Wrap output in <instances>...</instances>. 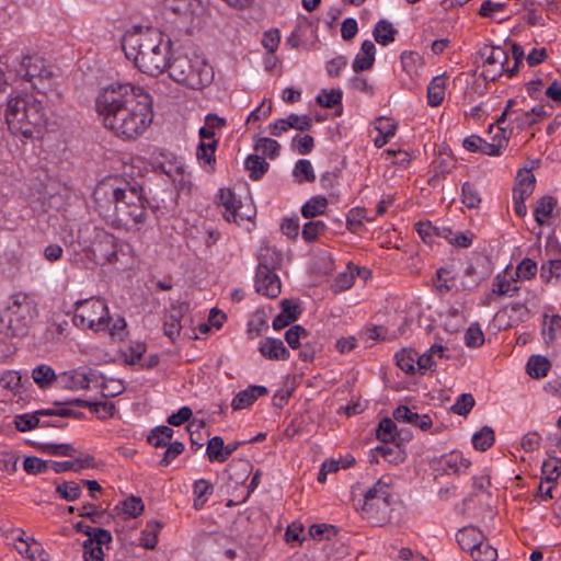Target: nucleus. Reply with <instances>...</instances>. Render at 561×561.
Returning a JSON list of instances; mask_svg holds the SVG:
<instances>
[{
    "instance_id": "f257e3e1",
    "label": "nucleus",
    "mask_w": 561,
    "mask_h": 561,
    "mask_svg": "<svg viewBox=\"0 0 561 561\" xmlns=\"http://www.w3.org/2000/svg\"><path fill=\"white\" fill-rule=\"evenodd\" d=\"M95 110L103 125L125 140L137 139L153 119L150 94L127 82L102 88L95 99Z\"/></svg>"
},
{
    "instance_id": "f03ea898",
    "label": "nucleus",
    "mask_w": 561,
    "mask_h": 561,
    "mask_svg": "<svg viewBox=\"0 0 561 561\" xmlns=\"http://www.w3.org/2000/svg\"><path fill=\"white\" fill-rule=\"evenodd\" d=\"M93 197L100 215L115 229L140 231L148 219L149 202L139 185L106 179L95 186Z\"/></svg>"
},
{
    "instance_id": "7ed1b4c3",
    "label": "nucleus",
    "mask_w": 561,
    "mask_h": 561,
    "mask_svg": "<svg viewBox=\"0 0 561 561\" xmlns=\"http://www.w3.org/2000/svg\"><path fill=\"white\" fill-rule=\"evenodd\" d=\"M127 59L144 73L158 76L170 61L171 41L157 28L134 26L122 38Z\"/></svg>"
},
{
    "instance_id": "20e7f679",
    "label": "nucleus",
    "mask_w": 561,
    "mask_h": 561,
    "mask_svg": "<svg viewBox=\"0 0 561 561\" xmlns=\"http://www.w3.org/2000/svg\"><path fill=\"white\" fill-rule=\"evenodd\" d=\"M5 121L13 134L30 138L47 124V111L43 102L33 95H18L8 101Z\"/></svg>"
},
{
    "instance_id": "39448f33",
    "label": "nucleus",
    "mask_w": 561,
    "mask_h": 561,
    "mask_svg": "<svg viewBox=\"0 0 561 561\" xmlns=\"http://www.w3.org/2000/svg\"><path fill=\"white\" fill-rule=\"evenodd\" d=\"M167 68L173 81L190 89H203L214 80L211 66L204 57L197 54L178 55L169 61Z\"/></svg>"
},
{
    "instance_id": "423d86ee",
    "label": "nucleus",
    "mask_w": 561,
    "mask_h": 561,
    "mask_svg": "<svg viewBox=\"0 0 561 561\" xmlns=\"http://www.w3.org/2000/svg\"><path fill=\"white\" fill-rule=\"evenodd\" d=\"M36 316L34 300L26 294L16 293L10 297L7 308L2 311L0 323L5 335L23 337L27 335Z\"/></svg>"
},
{
    "instance_id": "0eeeda50",
    "label": "nucleus",
    "mask_w": 561,
    "mask_h": 561,
    "mask_svg": "<svg viewBox=\"0 0 561 561\" xmlns=\"http://www.w3.org/2000/svg\"><path fill=\"white\" fill-rule=\"evenodd\" d=\"M391 488L383 479H379L364 494L362 515L373 525L381 526L389 522L391 508Z\"/></svg>"
},
{
    "instance_id": "6e6552de",
    "label": "nucleus",
    "mask_w": 561,
    "mask_h": 561,
    "mask_svg": "<svg viewBox=\"0 0 561 561\" xmlns=\"http://www.w3.org/2000/svg\"><path fill=\"white\" fill-rule=\"evenodd\" d=\"M94 260L101 264H121L126 267L133 257V247L114 234L98 231L91 245Z\"/></svg>"
},
{
    "instance_id": "1a4fd4ad",
    "label": "nucleus",
    "mask_w": 561,
    "mask_h": 561,
    "mask_svg": "<svg viewBox=\"0 0 561 561\" xmlns=\"http://www.w3.org/2000/svg\"><path fill=\"white\" fill-rule=\"evenodd\" d=\"M110 312L106 302L101 298L78 300L75 305L73 323L95 332L110 328Z\"/></svg>"
},
{
    "instance_id": "9d476101",
    "label": "nucleus",
    "mask_w": 561,
    "mask_h": 561,
    "mask_svg": "<svg viewBox=\"0 0 561 561\" xmlns=\"http://www.w3.org/2000/svg\"><path fill=\"white\" fill-rule=\"evenodd\" d=\"M15 72L25 81L32 83L34 90L45 93L51 85V71L45 60L38 55H26L13 65Z\"/></svg>"
},
{
    "instance_id": "9b49d317",
    "label": "nucleus",
    "mask_w": 561,
    "mask_h": 561,
    "mask_svg": "<svg viewBox=\"0 0 561 561\" xmlns=\"http://www.w3.org/2000/svg\"><path fill=\"white\" fill-rule=\"evenodd\" d=\"M431 465L434 470L443 471L446 474H460L470 467L471 462L461 453L451 451L433 459Z\"/></svg>"
},
{
    "instance_id": "f8f14e48",
    "label": "nucleus",
    "mask_w": 561,
    "mask_h": 561,
    "mask_svg": "<svg viewBox=\"0 0 561 561\" xmlns=\"http://www.w3.org/2000/svg\"><path fill=\"white\" fill-rule=\"evenodd\" d=\"M219 203L225 208L224 217L227 221L238 224L244 219H251L250 215L240 211L241 202L230 188H221L219 191Z\"/></svg>"
},
{
    "instance_id": "ddd939ff",
    "label": "nucleus",
    "mask_w": 561,
    "mask_h": 561,
    "mask_svg": "<svg viewBox=\"0 0 561 561\" xmlns=\"http://www.w3.org/2000/svg\"><path fill=\"white\" fill-rule=\"evenodd\" d=\"M91 369L89 370V374L84 369L64 371L58 375L57 385L60 388L72 391L87 389L91 382Z\"/></svg>"
},
{
    "instance_id": "4468645a",
    "label": "nucleus",
    "mask_w": 561,
    "mask_h": 561,
    "mask_svg": "<svg viewBox=\"0 0 561 561\" xmlns=\"http://www.w3.org/2000/svg\"><path fill=\"white\" fill-rule=\"evenodd\" d=\"M484 57L485 65L494 67L493 70H486V77L494 79L496 75H502L505 70V65L508 61L507 53L500 46L486 47L481 51Z\"/></svg>"
},
{
    "instance_id": "2eb2a0df",
    "label": "nucleus",
    "mask_w": 561,
    "mask_h": 561,
    "mask_svg": "<svg viewBox=\"0 0 561 561\" xmlns=\"http://www.w3.org/2000/svg\"><path fill=\"white\" fill-rule=\"evenodd\" d=\"M112 541V535L108 530H99L94 535V539H87L83 541V558L84 561H104L103 545Z\"/></svg>"
},
{
    "instance_id": "dca6fc26",
    "label": "nucleus",
    "mask_w": 561,
    "mask_h": 561,
    "mask_svg": "<svg viewBox=\"0 0 561 561\" xmlns=\"http://www.w3.org/2000/svg\"><path fill=\"white\" fill-rule=\"evenodd\" d=\"M254 285L256 293L267 298H276L282 291L280 279L275 272L256 274Z\"/></svg>"
},
{
    "instance_id": "f3484780",
    "label": "nucleus",
    "mask_w": 561,
    "mask_h": 561,
    "mask_svg": "<svg viewBox=\"0 0 561 561\" xmlns=\"http://www.w3.org/2000/svg\"><path fill=\"white\" fill-rule=\"evenodd\" d=\"M259 352L262 356L272 360H286L289 358V351L279 339L265 337L259 343Z\"/></svg>"
},
{
    "instance_id": "a211bd4d",
    "label": "nucleus",
    "mask_w": 561,
    "mask_h": 561,
    "mask_svg": "<svg viewBox=\"0 0 561 561\" xmlns=\"http://www.w3.org/2000/svg\"><path fill=\"white\" fill-rule=\"evenodd\" d=\"M267 389L264 386L252 385L247 389L239 391L232 399L231 407L233 410H243L250 407L260 397L265 396Z\"/></svg>"
},
{
    "instance_id": "6ab92c4d",
    "label": "nucleus",
    "mask_w": 561,
    "mask_h": 561,
    "mask_svg": "<svg viewBox=\"0 0 561 561\" xmlns=\"http://www.w3.org/2000/svg\"><path fill=\"white\" fill-rule=\"evenodd\" d=\"M393 419L398 422L413 424L423 431L428 430L432 425V420L427 414L420 415L411 411L407 405H399L393 411Z\"/></svg>"
},
{
    "instance_id": "aec40b11",
    "label": "nucleus",
    "mask_w": 561,
    "mask_h": 561,
    "mask_svg": "<svg viewBox=\"0 0 561 561\" xmlns=\"http://www.w3.org/2000/svg\"><path fill=\"white\" fill-rule=\"evenodd\" d=\"M188 306L186 304H180L179 306H172L171 310L164 318V334L174 340L180 335L181 332V319L184 312L187 310Z\"/></svg>"
},
{
    "instance_id": "412c9836",
    "label": "nucleus",
    "mask_w": 561,
    "mask_h": 561,
    "mask_svg": "<svg viewBox=\"0 0 561 561\" xmlns=\"http://www.w3.org/2000/svg\"><path fill=\"white\" fill-rule=\"evenodd\" d=\"M257 260L256 274L263 275L264 273L275 272L280 266L283 257L277 250L264 248L260 250Z\"/></svg>"
},
{
    "instance_id": "4be33fe9",
    "label": "nucleus",
    "mask_w": 561,
    "mask_h": 561,
    "mask_svg": "<svg viewBox=\"0 0 561 561\" xmlns=\"http://www.w3.org/2000/svg\"><path fill=\"white\" fill-rule=\"evenodd\" d=\"M376 47L375 44L366 39L363 42L360 51L355 56L352 68L355 72L368 70L375 61Z\"/></svg>"
},
{
    "instance_id": "5701e85b",
    "label": "nucleus",
    "mask_w": 561,
    "mask_h": 561,
    "mask_svg": "<svg viewBox=\"0 0 561 561\" xmlns=\"http://www.w3.org/2000/svg\"><path fill=\"white\" fill-rule=\"evenodd\" d=\"M382 456L389 462H402L404 460L403 450L399 445H388L387 443L377 446L370 451L369 461L378 462V456Z\"/></svg>"
},
{
    "instance_id": "b1692460",
    "label": "nucleus",
    "mask_w": 561,
    "mask_h": 561,
    "mask_svg": "<svg viewBox=\"0 0 561 561\" xmlns=\"http://www.w3.org/2000/svg\"><path fill=\"white\" fill-rule=\"evenodd\" d=\"M484 539L483 534L473 526H467L458 530L456 540L463 550L471 551L477 548L481 540Z\"/></svg>"
},
{
    "instance_id": "393cba45",
    "label": "nucleus",
    "mask_w": 561,
    "mask_h": 561,
    "mask_svg": "<svg viewBox=\"0 0 561 561\" xmlns=\"http://www.w3.org/2000/svg\"><path fill=\"white\" fill-rule=\"evenodd\" d=\"M556 206L557 201L551 196H542L539 198L534 208V218L536 222L540 226L545 225L552 216Z\"/></svg>"
},
{
    "instance_id": "a878e982",
    "label": "nucleus",
    "mask_w": 561,
    "mask_h": 561,
    "mask_svg": "<svg viewBox=\"0 0 561 561\" xmlns=\"http://www.w3.org/2000/svg\"><path fill=\"white\" fill-rule=\"evenodd\" d=\"M519 289L520 287L513 286L512 282L508 280L505 276L497 274L492 284V293L486 297L484 305H489L493 295L499 297H514Z\"/></svg>"
},
{
    "instance_id": "bb28decb",
    "label": "nucleus",
    "mask_w": 561,
    "mask_h": 561,
    "mask_svg": "<svg viewBox=\"0 0 561 561\" xmlns=\"http://www.w3.org/2000/svg\"><path fill=\"white\" fill-rule=\"evenodd\" d=\"M535 183V175L531 173L530 170H520L516 176V183L513 188V194L529 197L534 192Z\"/></svg>"
},
{
    "instance_id": "cd10ccee",
    "label": "nucleus",
    "mask_w": 561,
    "mask_h": 561,
    "mask_svg": "<svg viewBox=\"0 0 561 561\" xmlns=\"http://www.w3.org/2000/svg\"><path fill=\"white\" fill-rule=\"evenodd\" d=\"M446 90V79L444 76H437L432 79L427 87V102L431 106H438L444 98Z\"/></svg>"
},
{
    "instance_id": "c85d7f7f",
    "label": "nucleus",
    "mask_w": 561,
    "mask_h": 561,
    "mask_svg": "<svg viewBox=\"0 0 561 561\" xmlns=\"http://www.w3.org/2000/svg\"><path fill=\"white\" fill-rule=\"evenodd\" d=\"M32 378L39 388L46 389L54 381L57 383L58 375L49 365L41 364L33 369Z\"/></svg>"
},
{
    "instance_id": "c756f323",
    "label": "nucleus",
    "mask_w": 561,
    "mask_h": 561,
    "mask_svg": "<svg viewBox=\"0 0 561 561\" xmlns=\"http://www.w3.org/2000/svg\"><path fill=\"white\" fill-rule=\"evenodd\" d=\"M398 31L387 20L378 21L373 31L375 41L382 46H387L392 43Z\"/></svg>"
},
{
    "instance_id": "7c9ffc66",
    "label": "nucleus",
    "mask_w": 561,
    "mask_h": 561,
    "mask_svg": "<svg viewBox=\"0 0 561 561\" xmlns=\"http://www.w3.org/2000/svg\"><path fill=\"white\" fill-rule=\"evenodd\" d=\"M551 363L549 359L541 355H533L529 357L526 369L530 377L533 378H542L550 370Z\"/></svg>"
},
{
    "instance_id": "2f4dec72",
    "label": "nucleus",
    "mask_w": 561,
    "mask_h": 561,
    "mask_svg": "<svg viewBox=\"0 0 561 561\" xmlns=\"http://www.w3.org/2000/svg\"><path fill=\"white\" fill-rule=\"evenodd\" d=\"M244 167L250 172V178L257 181L267 172L270 164L263 157L250 154L244 161Z\"/></svg>"
},
{
    "instance_id": "473e14b6",
    "label": "nucleus",
    "mask_w": 561,
    "mask_h": 561,
    "mask_svg": "<svg viewBox=\"0 0 561 561\" xmlns=\"http://www.w3.org/2000/svg\"><path fill=\"white\" fill-rule=\"evenodd\" d=\"M218 141L213 139L211 141H201L196 149V158L199 162L207 164L210 170H214V164L216 162V148Z\"/></svg>"
},
{
    "instance_id": "72a5a7b5",
    "label": "nucleus",
    "mask_w": 561,
    "mask_h": 561,
    "mask_svg": "<svg viewBox=\"0 0 561 561\" xmlns=\"http://www.w3.org/2000/svg\"><path fill=\"white\" fill-rule=\"evenodd\" d=\"M328 207V199L324 196H313L301 207V215L305 218H313L324 214Z\"/></svg>"
},
{
    "instance_id": "f704fd0d",
    "label": "nucleus",
    "mask_w": 561,
    "mask_h": 561,
    "mask_svg": "<svg viewBox=\"0 0 561 561\" xmlns=\"http://www.w3.org/2000/svg\"><path fill=\"white\" fill-rule=\"evenodd\" d=\"M416 358L417 352L413 348H403L396 354L398 367L408 374L416 373Z\"/></svg>"
},
{
    "instance_id": "c9c22d12",
    "label": "nucleus",
    "mask_w": 561,
    "mask_h": 561,
    "mask_svg": "<svg viewBox=\"0 0 561 561\" xmlns=\"http://www.w3.org/2000/svg\"><path fill=\"white\" fill-rule=\"evenodd\" d=\"M14 424L20 432H27L34 430L37 426H58L57 424L41 423V420L36 412L16 415L14 417Z\"/></svg>"
},
{
    "instance_id": "e433bc0d",
    "label": "nucleus",
    "mask_w": 561,
    "mask_h": 561,
    "mask_svg": "<svg viewBox=\"0 0 561 561\" xmlns=\"http://www.w3.org/2000/svg\"><path fill=\"white\" fill-rule=\"evenodd\" d=\"M499 133H501V136L495 134L493 142H488L484 139H482L481 149L479 150V152L491 157L500 156L501 149L507 141V136L504 128H499Z\"/></svg>"
},
{
    "instance_id": "4c0bfd02",
    "label": "nucleus",
    "mask_w": 561,
    "mask_h": 561,
    "mask_svg": "<svg viewBox=\"0 0 561 561\" xmlns=\"http://www.w3.org/2000/svg\"><path fill=\"white\" fill-rule=\"evenodd\" d=\"M495 440L494 431L490 426H483L472 436V445L477 450L484 451L490 448Z\"/></svg>"
},
{
    "instance_id": "58836bf2",
    "label": "nucleus",
    "mask_w": 561,
    "mask_h": 561,
    "mask_svg": "<svg viewBox=\"0 0 561 561\" xmlns=\"http://www.w3.org/2000/svg\"><path fill=\"white\" fill-rule=\"evenodd\" d=\"M356 271H357L356 266H354L352 264H347L346 270L344 272H341L334 280V285H333L334 291L340 293V291L350 289L354 284Z\"/></svg>"
},
{
    "instance_id": "ea45409f",
    "label": "nucleus",
    "mask_w": 561,
    "mask_h": 561,
    "mask_svg": "<svg viewBox=\"0 0 561 561\" xmlns=\"http://www.w3.org/2000/svg\"><path fill=\"white\" fill-rule=\"evenodd\" d=\"M293 174L297 182H313L316 179L313 167L309 160L301 159L295 164Z\"/></svg>"
},
{
    "instance_id": "a19ab883",
    "label": "nucleus",
    "mask_w": 561,
    "mask_h": 561,
    "mask_svg": "<svg viewBox=\"0 0 561 561\" xmlns=\"http://www.w3.org/2000/svg\"><path fill=\"white\" fill-rule=\"evenodd\" d=\"M279 148V144L272 138L256 137L254 140V150L266 154L271 159L278 156Z\"/></svg>"
},
{
    "instance_id": "79ce46f5",
    "label": "nucleus",
    "mask_w": 561,
    "mask_h": 561,
    "mask_svg": "<svg viewBox=\"0 0 561 561\" xmlns=\"http://www.w3.org/2000/svg\"><path fill=\"white\" fill-rule=\"evenodd\" d=\"M400 59L403 70L410 76L417 73L423 61L421 55L412 50L403 51Z\"/></svg>"
},
{
    "instance_id": "37998d69",
    "label": "nucleus",
    "mask_w": 561,
    "mask_h": 561,
    "mask_svg": "<svg viewBox=\"0 0 561 561\" xmlns=\"http://www.w3.org/2000/svg\"><path fill=\"white\" fill-rule=\"evenodd\" d=\"M213 485L207 480H198L194 483V507L199 510L204 506L207 501L208 495L213 493Z\"/></svg>"
},
{
    "instance_id": "c03bdc74",
    "label": "nucleus",
    "mask_w": 561,
    "mask_h": 561,
    "mask_svg": "<svg viewBox=\"0 0 561 561\" xmlns=\"http://www.w3.org/2000/svg\"><path fill=\"white\" fill-rule=\"evenodd\" d=\"M20 542L26 546V558L31 561H48V553L44 551L42 545L35 541L33 538L24 540L19 537Z\"/></svg>"
},
{
    "instance_id": "a18cd8bd",
    "label": "nucleus",
    "mask_w": 561,
    "mask_h": 561,
    "mask_svg": "<svg viewBox=\"0 0 561 561\" xmlns=\"http://www.w3.org/2000/svg\"><path fill=\"white\" fill-rule=\"evenodd\" d=\"M56 493L68 502L78 500L82 493L79 483L76 481H66L56 485Z\"/></svg>"
},
{
    "instance_id": "49530a36",
    "label": "nucleus",
    "mask_w": 561,
    "mask_h": 561,
    "mask_svg": "<svg viewBox=\"0 0 561 561\" xmlns=\"http://www.w3.org/2000/svg\"><path fill=\"white\" fill-rule=\"evenodd\" d=\"M541 472L548 483L556 481L561 474V459L549 457L543 461Z\"/></svg>"
},
{
    "instance_id": "de8ad7c7",
    "label": "nucleus",
    "mask_w": 561,
    "mask_h": 561,
    "mask_svg": "<svg viewBox=\"0 0 561 561\" xmlns=\"http://www.w3.org/2000/svg\"><path fill=\"white\" fill-rule=\"evenodd\" d=\"M173 430L169 426L161 425L156 427L148 436V442L154 447H164L172 438Z\"/></svg>"
},
{
    "instance_id": "09e8293b",
    "label": "nucleus",
    "mask_w": 561,
    "mask_h": 561,
    "mask_svg": "<svg viewBox=\"0 0 561 561\" xmlns=\"http://www.w3.org/2000/svg\"><path fill=\"white\" fill-rule=\"evenodd\" d=\"M327 229V225L322 220H311L305 224L301 237L307 242H313L321 236Z\"/></svg>"
},
{
    "instance_id": "8fccbe9b",
    "label": "nucleus",
    "mask_w": 561,
    "mask_h": 561,
    "mask_svg": "<svg viewBox=\"0 0 561 561\" xmlns=\"http://www.w3.org/2000/svg\"><path fill=\"white\" fill-rule=\"evenodd\" d=\"M225 443L220 436H214L207 444V456L210 461H225Z\"/></svg>"
},
{
    "instance_id": "3c124183",
    "label": "nucleus",
    "mask_w": 561,
    "mask_h": 561,
    "mask_svg": "<svg viewBox=\"0 0 561 561\" xmlns=\"http://www.w3.org/2000/svg\"><path fill=\"white\" fill-rule=\"evenodd\" d=\"M470 554L474 561H495L497 558L496 549L485 542L484 539L470 551Z\"/></svg>"
},
{
    "instance_id": "603ef678",
    "label": "nucleus",
    "mask_w": 561,
    "mask_h": 561,
    "mask_svg": "<svg viewBox=\"0 0 561 561\" xmlns=\"http://www.w3.org/2000/svg\"><path fill=\"white\" fill-rule=\"evenodd\" d=\"M548 317H545V323L542 328V335L546 342L554 341L558 334H561V317L556 314L552 316L549 321Z\"/></svg>"
},
{
    "instance_id": "864d4df0",
    "label": "nucleus",
    "mask_w": 561,
    "mask_h": 561,
    "mask_svg": "<svg viewBox=\"0 0 561 561\" xmlns=\"http://www.w3.org/2000/svg\"><path fill=\"white\" fill-rule=\"evenodd\" d=\"M546 116L545 107L542 105H537L533 107L528 112H524L520 116L516 117L518 127H528L535 124L538 119H541Z\"/></svg>"
},
{
    "instance_id": "5fc2aeb1",
    "label": "nucleus",
    "mask_w": 561,
    "mask_h": 561,
    "mask_svg": "<svg viewBox=\"0 0 561 561\" xmlns=\"http://www.w3.org/2000/svg\"><path fill=\"white\" fill-rule=\"evenodd\" d=\"M397 425L393 420L385 417L380 421L377 428V438L382 443H388L396 437Z\"/></svg>"
},
{
    "instance_id": "6e6d98bb",
    "label": "nucleus",
    "mask_w": 561,
    "mask_h": 561,
    "mask_svg": "<svg viewBox=\"0 0 561 561\" xmlns=\"http://www.w3.org/2000/svg\"><path fill=\"white\" fill-rule=\"evenodd\" d=\"M50 466V460H43L35 456H27L23 461V469L28 474H39L47 470Z\"/></svg>"
},
{
    "instance_id": "4d7b16f0",
    "label": "nucleus",
    "mask_w": 561,
    "mask_h": 561,
    "mask_svg": "<svg viewBox=\"0 0 561 561\" xmlns=\"http://www.w3.org/2000/svg\"><path fill=\"white\" fill-rule=\"evenodd\" d=\"M436 275L438 280V289L440 291H450L453 289H459L456 285V278L448 267L438 268Z\"/></svg>"
},
{
    "instance_id": "13d9d810",
    "label": "nucleus",
    "mask_w": 561,
    "mask_h": 561,
    "mask_svg": "<svg viewBox=\"0 0 561 561\" xmlns=\"http://www.w3.org/2000/svg\"><path fill=\"white\" fill-rule=\"evenodd\" d=\"M474 407V398L471 393H462L460 394L454 405L451 407V411L458 415L466 416Z\"/></svg>"
},
{
    "instance_id": "bf43d9fd",
    "label": "nucleus",
    "mask_w": 561,
    "mask_h": 561,
    "mask_svg": "<svg viewBox=\"0 0 561 561\" xmlns=\"http://www.w3.org/2000/svg\"><path fill=\"white\" fill-rule=\"evenodd\" d=\"M484 343V334L478 323L471 324L465 333V344L468 347H479Z\"/></svg>"
},
{
    "instance_id": "052dcab7",
    "label": "nucleus",
    "mask_w": 561,
    "mask_h": 561,
    "mask_svg": "<svg viewBox=\"0 0 561 561\" xmlns=\"http://www.w3.org/2000/svg\"><path fill=\"white\" fill-rule=\"evenodd\" d=\"M342 101V91L341 90H322L317 96V102L327 108H331Z\"/></svg>"
},
{
    "instance_id": "680f3d73",
    "label": "nucleus",
    "mask_w": 561,
    "mask_h": 561,
    "mask_svg": "<svg viewBox=\"0 0 561 561\" xmlns=\"http://www.w3.org/2000/svg\"><path fill=\"white\" fill-rule=\"evenodd\" d=\"M307 336H308L307 330L304 327L299 325V324L291 327L285 333L286 342L294 350L298 348L299 346H301L300 341L305 340Z\"/></svg>"
},
{
    "instance_id": "e2e57ef3",
    "label": "nucleus",
    "mask_w": 561,
    "mask_h": 561,
    "mask_svg": "<svg viewBox=\"0 0 561 561\" xmlns=\"http://www.w3.org/2000/svg\"><path fill=\"white\" fill-rule=\"evenodd\" d=\"M42 449L53 456L75 457L77 449L70 444H44Z\"/></svg>"
},
{
    "instance_id": "0e129e2a",
    "label": "nucleus",
    "mask_w": 561,
    "mask_h": 561,
    "mask_svg": "<svg viewBox=\"0 0 561 561\" xmlns=\"http://www.w3.org/2000/svg\"><path fill=\"white\" fill-rule=\"evenodd\" d=\"M462 203L468 208H477L481 203L477 188L468 182L462 185Z\"/></svg>"
},
{
    "instance_id": "69168bd1",
    "label": "nucleus",
    "mask_w": 561,
    "mask_h": 561,
    "mask_svg": "<svg viewBox=\"0 0 561 561\" xmlns=\"http://www.w3.org/2000/svg\"><path fill=\"white\" fill-rule=\"evenodd\" d=\"M287 126L300 131L309 130L312 127V119L309 115L289 114L287 117Z\"/></svg>"
},
{
    "instance_id": "338daca9",
    "label": "nucleus",
    "mask_w": 561,
    "mask_h": 561,
    "mask_svg": "<svg viewBox=\"0 0 561 561\" xmlns=\"http://www.w3.org/2000/svg\"><path fill=\"white\" fill-rule=\"evenodd\" d=\"M540 276L550 282L552 277L557 279L561 277V259L549 260L547 263L542 264Z\"/></svg>"
},
{
    "instance_id": "774afa93",
    "label": "nucleus",
    "mask_w": 561,
    "mask_h": 561,
    "mask_svg": "<svg viewBox=\"0 0 561 561\" xmlns=\"http://www.w3.org/2000/svg\"><path fill=\"white\" fill-rule=\"evenodd\" d=\"M144 511V503L140 497L130 496L123 502V512L129 517H137Z\"/></svg>"
}]
</instances>
